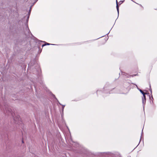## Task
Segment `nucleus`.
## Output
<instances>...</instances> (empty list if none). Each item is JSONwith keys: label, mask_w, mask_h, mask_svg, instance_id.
<instances>
[{"label": "nucleus", "mask_w": 157, "mask_h": 157, "mask_svg": "<svg viewBox=\"0 0 157 157\" xmlns=\"http://www.w3.org/2000/svg\"><path fill=\"white\" fill-rule=\"evenodd\" d=\"M91 157V156H90V157ZM92 157H95V155H93V156H92Z\"/></svg>", "instance_id": "nucleus-12"}, {"label": "nucleus", "mask_w": 157, "mask_h": 157, "mask_svg": "<svg viewBox=\"0 0 157 157\" xmlns=\"http://www.w3.org/2000/svg\"><path fill=\"white\" fill-rule=\"evenodd\" d=\"M58 102L59 103V104H60L61 105H61L59 101H58Z\"/></svg>", "instance_id": "nucleus-13"}, {"label": "nucleus", "mask_w": 157, "mask_h": 157, "mask_svg": "<svg viewBox=\"0 0 157 157\" xmlns=\"http://www.w3.org/2000/svg\"><path fill=\"white\" fill-rule=\"evenodd\" d=\"M129 157H131L130 156Z\"/></svg>", "instance_id": "nucleus-18"}, {"label": "nucleus", "mask_w": 157, "mask_h": 157, "mask_svg": "<svg viewBox=\"0 0 157 157\" xmlns=\"http://www.w3.org/2000/svg\"><path fill=\"white\" fill-rule=\"evenodd\" d=\"M31 10V8L30 7V10H29V12L28 13V15L30 16V14Z\"/></svg>", "instance_id": "nucleus-7"}, {"label": "nucleus", "mask_w": 157, "mask_h": 157, "mask_svg": "<svg viewBox=\"0 0 157 157\" xmlns=\"http://www.w3.org/2000/svg\"><path fill=\"white\" fill-rule=\"evenodd\" d=\"M27 28H28V30H29V31H29V28H28V26H27Z\"/></svg>", "instance_id": "nucleus-14"}, {"label": "nucleus", "mask_w": 157, "mask_h": 157, "mask_svg": "<svg viewBox=\"0 0 157 157\" xmlns=\"http://www.w3.org/2000/svg\"><path fill=\"white\" fill-rule=\"evenodd\" d=\"M124 0L123 1H121L119 2L120 3V4H121V3H122L124 2Z\"/></svg>", "instance_id": "nucleus-10"}, {"label": "nucleus", "mask_w": 157, "mask_h": 157, "mask_svg": "<svg viewBox=\"0 0 157 157\" xmlns=\"http://www.w3.org/2000/svg\"><path fill=\"white\" fill-rule=\"evenodd\" d=\"M62 105V109L63 110V109L64 108V106H65V105Z\"/></svg>", "instance_id": "nucleus-9"}, {"label": "nucleus", "mask_w": 157, "mask_h": 157, "mask_svg": "<svg viewBox=\"0 0 157 157\" xmlns=\"http://www.w3.org/2000/svg\"><path fill=\"white\" fill-rule=\"evenodd\" d=\"M137 89L139 90L140 92L143 95L147 94V93L144 92L141 90L140 89L138 88H137Z\"/></svg>", "instance_id": "nucleus-4"}, {"label": "nucleus", "mask_w": 157, "mask_h": 157, "mask_svg": "<svg viewBox=\"0 0 157 157\" xmlns=\"http://www.w3.org/2000/svg\"><path fill=\"white\" fill-rule=\"evenodd\" d=\"M101 153L103 154V155L107 156V157H109V156L113 157L114 155L113 154L109 152Z\"/></svg>", "instance_id": "nucleus-2"}, {"label": "nucleus", "mask_w": 157, "mask_h": 157, "mask_svg": "<svg viewBox=\"0 0 157 157\" xmlns=\"http://www.w3.org/2000/svg\"><path fill=\"white\" fill-rule=\"evenodd\" d=\"M53 45V44L45 42V43L44 44H43L42 46V47H44L45 45Z\"/></svg>", "instance_id": "nucleus-6"}, {"label": "nucleus", "mask_w": 157, "mask_h": 157, "mask_svg": "<svg viewBox=\"0 0 157 157\" xmlns=\"http://www.w3.org/2000/svg\"><path fill=\"white\" fill-rule=\"evenodd\" d=\"M143 130H142V134H143Z\"/></svg>", "instance_id": "nucleus-16"}, {"label": "nucleus", "mask_w": 157, "mask_h": 157, "mask_svg": "<svg viewBox=\"0 0 157 157\" xmlns=\"http://www.w3.org/2000/svg\"><path fill=\"white\" fill-rule=\"evenodd\" d=\"M29 15H28V16L27 17V20H26V21L27 22H28V20H29Z\"/></svg>", "instance_id": "nucleus-8"}, {"label": "nucleus", "mask_w": 157, "mask_h": 157, "mask_svg": "<svg viewBox=\"0 0 157 157\" xmlns=\"http://www.w3.org/2000/svg\"><path fill=\"white\" fill-rule=\"evenodd\" d=\"M116 4H117V5H116L117 9V10L118 12V14H119V6H118V2H117V0H116Z\"/></svg>", "instance_id": "nucleus-5"}, {"label": "nucleus", "mask_w": 157, "mask_h": 157, "mask_svg": "<svg viewBox=\"0 0 157 157\" xmlns=\"http://www.w3.org/2000/svg\"><path fill=\"white\" fill-rule=\"evenodd\" d=\"M5 113H7L8 115H11L12 116H13V113L12 109L9 107L5 106L4 111Z\"/></svg>", "instance_id": "nucleus-1"}, {"label": "nucleus", "mask_w": 157, "mask_h": 157, "mask_svg": "<svg viewBox=\"0 0 157 157\" xmlns=\"http://www.w3.org/2000/svg\"><path fill=\"white\" fill-rule=\"evenodd\" d=\"M136 75H133L132 76V77H133V76H136Z\"/></svg>", "instance_id": "nucleus-15"}, {"label": "nucleus", "mask_w": 157, "mask_h": 157, "mask_svg": "<svg viewBox=\"0 0 157 157\" xmlns=\"http://www.w3.org/2000/svg\"><path fill=\"white\" fill-rule=\"evenodd\" d=\"M150 91L151 93V94H152V90L150 88Z\"/></svg>", "instance_id": "nucleus-11"}, {"label": "nucleus", "mask_w": 157, "mask_h": 157, "mask_svg": "<svg viewBox=\"0 0 157 157\" xmlns=\"http://www.w3.org/2000/svg\"><path fill=\"white\" fill-rule=\"evenodd\" d=\"M151 97H152V98H153V97H152V95H151Z\"/></svg>", "instance_id": "nucleus-17"}, {"label": "nucleus", "mask_w": 157, "mask_h": 157, "mask_svg": "<svg viewBox=\"0 0 157 157\" xmlns=\"http://www.w3.org/2000/svg\"><path fill=\"white\" fill-rule=\"evenodd\" d=\"M145 95V94L143 95V97L142 98V103L143 104H145L146 102V96Z\"/></svg>", "instance_id": "nucleus-3"}]
</instances>
